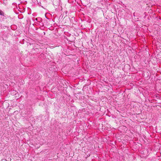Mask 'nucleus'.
I'll use <instances>...</instances> for the list:
<instances>
[{"label":"nucleus","instance_id":"1","mask_svg":"<svg viewBox=\"0 0 161 161\" xmlns=\"http://www.w3.org/2000/svg\"><path fill=\"white\" fill-rule=\"evenodd\" d=\"M0 15L4 16L3 12L1 10H0Z\"/></svg>","mask_w":161,"mask_h":161}]
</instances>
